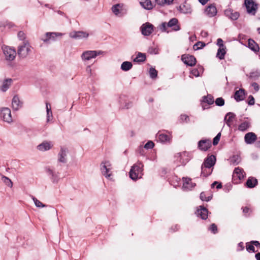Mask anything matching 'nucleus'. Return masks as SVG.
Returning a JSON list of instances; mask_svg holds the SVG:
<instances>
[{"instance_id": "obj_50", "label": "nucleus", "mask_w": 260, "mask_h": 260, "mask_svg": "<svg viewBox=\"0 0 260 260\" xmlns=\"http://www.w3.org/2000/svg\"><path fill=\"white\" fill-rule=\"evenodd\" d=\"M167 27L168 23L166 22L161 23V24L159 25V28L161 32H169V31H167Z\"/></svg>"}, {"instance_id": "obj_11", "label": "nucleus", "mask_w": 260, "mask_h": 260, "mask_svg": "<svg viewBox=\"0 0 260 260\" xmlns=\"http://www.w3.org/2000/svg\"><path fill=\"white\" fill-rule=\"evenodd\" d=\"M154 26L149 22L143 24L141 27L142 34L145 36H149L153 31Z\"/></svg>"}, {"instance_id": "obj_22", "label": "nucleus", "mask_w": 260, "mask_h": 260, "mask_svg": "<svg viewBox=\"0 0 260 260\" xmlns=\"http://www.w3.org/2000/svg\"><path fill=\"white\" fill-rule=\"evenodd\" d=\"M213 170L212 167L210 168L202 165L201 176L204 178H207L212 174Z\"/></svg>"}, {"instance_id": "obj_7", "label": "nucleus", "mask_w": 260, "mask_h": 260, "mask_svg": "<svg viewBox=\"0 0 260 260\" xmlns=\"http://www.w3.org/2000/svg\"><path fill=\"white\" fill-rule=\"evenodd\" d=\"M181 60L184 64L189 67L194 66L197 62L195 57L189 54H183L181 56Z\"/></svg>"}, {"instance_id": "obj_16", "label": "nucleus", "mask_w": 260, "mask_h": 260, "mask_svg": "<svg viewBox=\"0 0 260 260\" xmlns=\"http://www.w3.org/2000/svg\"><path fill=\"white\" fill-rule=\"evenodd\" d=\"M62 34L59 32H48L45 34L46 38L42 40L45 43H48L50 40L54 41L57 37L62 36Z\"/></svg>"}, {"instance_id": "obj_6", "label": "nucleus", "mask_w": 260, "mask_h": 260, "mask_svg": "<svg viewBox=\"0 0 260 260\" xmlns=\"http://www.w3.org/2000/svg\"><path fill=\"white\" fill-rule=\"evenodd\" d=\"M3 52L6 60L12 61L15 58L16 56L15 49L7 46L3 48Z\"/></svg>"}, {"instance_id": "obj_59", "label": "nucleus", "mask_w": 260, "mask_h": 260, "mask_svg": "<svg viewBox=\"0 0 260 260\" xmlns=\"http://www.w3.org/2000/svg\"><path fill=\"white\" fill-rule=\"evenodd\" d=\"M110 167H109L108 169H106V170L103 171V174L107 178L110 177L111 175V174H109V172L110 171Z\"/></svg>"}, {"instance_id": "obj_63", "label": "nucleus", "mask_w": 260, "mask_h": 260, "mask_svg": "<svg viewBox=\"0 0 260 260\" xmlns=\"http://www.w3.org/2000/svg\"><path fill=\"white\" fill-rule=\"evenodd\" d=\"M149 52L150 54H156L158 53V50L155 48L151 47L149 48Z\"/></svg>"}, {"instance_id": "obj_32", "label": "nucleus", "mask_w": 260, "mask_h": 260, "mask_svg": "<svg viewBox=\"0 0 260 260\" xmlns=\"http://www.w3.org/2000/svg\"><path fill=\"white\" fill-rule=\"evenodd\" d=\"M146 59V55L145 53L139 52L135 58L133 59V61L138 63L144 62Z\"/></svg>"}, {"instance_id": "obj_9", "label": "nucleus", "mask_w": 260, "mask_h": 260, "mask_svg": "<svg viewBox=\"0 0 260 260\" xmlns=\"http://www.w3.org/2000/svg\"><path fill=\"white\" fill-rule=\"evenodd\" d=\"M204 13L209 17H213L215 16L217 13L216 5L214 3L209 5L205 9Z\"/></svg>"}, {"instance_id": "obj_26", "label": "nucleus", "mask_w": 260, "mask_h": 260, "mask_svg": "<svg viewBox=\"0 0 260 260\" xmlns=\"http://www.w3.org/2000/svg\"><path fill=\"white\" fill-rule=\"evenodd\" d=\"M236 117V115L233 112H228L225 115L224 121L225 122L227 125L229 127L231 126L232 122Z\"/></svg>"}, {"instance_id": "obj_57", "label": "nucleus", "mask_w": 260, "mask_h": 260, "mask_svg": "<svg viewBox=\"0 0 260 260\" xmlns=\"http://www.w3.org/2000/svg\"><path fill=\"white\" fill-rule=\"evenodd\" d=\"M18 38L22 41H23L25 39V33L22 31H20L18 32Z\"/></svg>"}, {"instance_id": "obj_48", "label": "nucleus", "mask_w": 260, "mask_h": 260, "mask_svg": "<svg viewBox=\"0 0 260 260\" xmlns=\"http://www.w3.org/2000/svg\"><path fill=\"white\" fill-rule=\"evenodd\" d=\"M157 71L152 67H151L149 70L150 76L152 79L157 77Z\"/></svg>"}, {"instance_id": "obj_40", "label": "nucleus", "mask_w": 260, "mask_h": 260, "mask_svg": "<svg viewBox=\"0 0 260 260\" xmlns=\"http://www.w3.org/2000/svg\"><path fill=\"white\" fill-rule=\"evenodd\" d=\"M241 209L245 217L249 216L250 213L252 212V209L248 206L243 207Z\"/></svg>"}, {"instance_id": "obj_23", "label": "nucleus", "mask_w": 260, "mask_h": 260, "mask_svg": "<svg viewBox=\"0 0 260 260\" xmlns=\"http://www.w3.org/2000/svg\"><path fill=\"white\" fill-rule=\"evenodd\" d=\"M245 95V90L243 88H241L235 91L234 98L237 102L242 101L244 100Z\"/></svg>"}, {"instance_id": "obj_24", "label": "nucleus", "mask_w": 260, "mask_h": 260, "mask_svg": "<svg viewBox=\"0 0 260 260\" xmlns=\"http://www.w3.org/2000/svg\"><path fill=\"white\" fill-rule=\"evenodd\" d=\"M46 172L49 175L51 176V179L53 183H56L58 182L59 180L58 172L56 173L49 168L46 169Z\"/></svg>"}, {"instance_id": "obj_8", "label": "nucleus", "mask_w": 260, "mask_h": 260, "mask_svg": "<svg viewBox=\"0 0 260 260\" xmlns=\"http://www.w3.org/2000/svg\"><path fill=\"white\" fill-rule=\"evenodd\" d=\"M212 146L210 139H202L198 142V148L202 151H207Z\"/></svg>"}, {"instance_id": "obj_42", "label": "nucleus", "mask_w": 260, "mask_h": 260, "mask_svg": "<svg viewBox=\"0 0 260 260\" xmlns=\"http://www.w3.org/2000/svg\"><path fill=\"white\" fill-rule=\"evenodd\" d=\"M185 8V5H183V6H180L177 8L178 10H179L181 13H183L184 14H188V13H191V9L190 7L188 9H187L186 10L184 9V8Z\"/></svg>"}, {"instance_id": "obj_17", "label": "nucleus", "mask_w": 260, "mask_h": 260, "mask_svg": "<svg viewBox=\"0 0 260 260\" xmlns=\"http://www.w3.org/2000/svg\"><path fill=\"white\" fill-rule=\"evenodd\" d=\"M187 157V155L186 152L178 153L175 155V157L177 158L176 160L179 161L182 165H185L188 161L189 159Z\"/></svg>"}, {"instance_id": "obj_44", "label": "nucleus", "mask_w": 260, "mask_h": 260, "mask_svg": "<svg viewBox=\"0 0 260 260\" xmlns=\"http://www.w3.org/2000/svg\"><path fill=\"white\" fill-rule=\"evenodd\" d=\"M111 167L110 162L109 160H106L105 161H102L101 163V170L103 172V171L106 170V169Z\"/></svg>"}, {"instance_id": "obj_61", "label": "nucleus", "mask_w": 260, "mask_h": 260, "mask_svg": "<svg viewBox=\"0 0 260 260\" xmlns=\"http://www.w3.org/2000/svg\"><path fill=\"white\" fill-rule=\"evenodd\" d=\"M244 249V243L242 242H240L238 244L237 251H240L243 250Z\"/></svg>"}, {"instance_id": "obj_27", "label": "nucleus", "mask_w": 260, "mask_h": 260, "mask_svg": "<svg viewBox=\"0 0 260 260\" xmlns=\"http://www.w3.org/2000/svg\"><path fill=\"white\" fill-rule=\"evenodd\" d=\"M183 187L188 189H192L196 185L195 183H192L191 182V179L190 178L183 177Z\"/></svg>"}, {"instance_id": "obj_28", "label": "nucleus", "mask_w": 260, "mask_h": 260, "mask_svg": "<svg viewBox=\"0 0 260 260\" xmlns=\"http://www.w3.org/2000/svg\"><path fill=\"white\" fill-rule=\"evenodd\" d=\"M247 47L254 52H257L259 50V47L257 43L252 39H248Z\"/></svg>"}, {"instance_id": "obj_18", "label": "nucleus", "mask_w": 260, "mask_h": 260, "mask_svg": "<svg viewBox=\"0 0 260 260\" xmlns=\"http://www.w3.org/2000/svg\"><path fill=\"white\" fill-rule=\"evenodd\" d=\"M201 102V104L202 105L203 109L205 110V109H207V108H206L205 107V106H204L202 104V103H207L209 105H212L214 102V97L212 94H208L207 95H206V96L205 95L202 97V99Z\"/></svg>"}, {"instance_id": "obj_20", "label": "nucleus", "mask_w": 260, "mask_h": 260, "mask_svg": "<svg viewBox=\"0 0 260 260\" xmlns=\"http://www.w3.org/2000/svg\"><path fill=\"white\" fill-rule=\"evenodd\" d=\"M216 162V157L214 155H211L207 157L202 164L204 166H207V167L213 168Z\"/></svg>"}, {"instance_id": "obj_41", "label": "nucleus", "mask_w": 260, "mask_h": 260, "mask_svg": "<svg viewBox=\"0 0 260 260\" xmlns=\"http://www.w3.org/2000/svg\"><path fill=\"white\" fill-rule=\"evenodd\" d=\"M206 46V44L204 42L199 41L197 42L193 46L194 50H198L202 49Z\"/></svg>"}, {"instance_id": "obj_25", "label": "nucleus", "mask_w": 260, "mask_h": 260, "mask_svg": "<svg viewBox=\"0 0 260 260\" xmlns=\"http://www.w3.org/2000/svg\"><path fill=\"white\" fill-rule=\"evenodd\" d=\"M53 145L51 142L45 141L39 144L37 146V148L40 151H47L51 149Z\"/></svg>"}, {"instance_id": "obj_19", "label": "nucleus", "mask_w": 260, "mask_h": 260, "mask_svg": "<svg viewBox=\"0 0 260 260\" xmlns=\"http://www.w3.org/2000/svg\"><path fill=\"white\" fill-rule=\"evenodd\" d=\"M168 27L172 28L174 31H178L180 29V26L178 25V20L176 18H173L167 23Z\"/></svg>"}, {"instance_id": "obj_30", "label": "nucleus", "mask_w": 260, "mask_h": 260, "mask_svg": "<svg viewBox=\"0 0 260 260\" xmlns=\"http://www.w3.org/2000/svg\"><path fill=\"white\" fill-rule=\"evenodd\" d=\"M89 34L83 31H75L70 34V37L75 39H81L87 38Z\"/></svg>"}, {"instance_id": "obj_53", "label": "nucleus", "mask_w": 260, "mask_h": 260, "mask_svg": "<svg viewBox=\"0 0 260 260\" xmlns=\"http://www.w3.org/2000/svg\"><path fill=\"white\" fill-rule=\"evenodd\" d=\"M209 230L214 234H215L218 232L217 225L215 223L211 224Z\"/></svg>"}, {"instance_id": "obj_34", "label": "nucleus", "mask_w": 260, "mask_h": 260, "mask_svg": "<svg viewBox=\"0 0 260 260\" xmlns=\"http://www.w3.org/2000/svg\"><path fill=\"white\" fill-rule=\"evenodd\" d=\"M158 140L161 143L169 142L171 140L170 137L166 134L158 133L157 135Z\"/></svg>"}, {"instance_id": "obj_39", "label": "nucleus", "mask_w": 260, "mask_h": 260, "mask_svg": "<svg viewBox=\"0 0 260 260\" xmlns=\"http://www.w3.org/2000/svg\"><path fill=\"white\" fill-rule=\"evenodd\" d=\"M143 7L146 10H151L153 8L152 4L150 0H146L144 3H141Z\"/></svg>"}, {"instance_id": "obj_33", "label": "nucleus", "mask_w": 260, "mask_h": 260, "mask_svg": "<svg viewBox=\"0 0 260 260\" xmlns=\"http://www.w3.org/2000/svg\"><path fill=\"white\" fill-rule=\"evenodd\" d=\"M212 193H207L205 191L202 192L200 195V198L202 201L209 202L212 200Z\"/></svg>"}, {"instance_id": "obj_62", "label": "nucleus", "mask_w": 260, "mask_h": 260, "mask_svg": "<svg viewBox=\"0 0 260 260\" xmlns=\"http://www.w3.org/2000/svg\"><path fill=\"white\" fill-rule=\"evenodd\" d=\"M223 42L221 39L219 38L217 39V45L219 46V48L225 47V46H224Z\"/></svg>"}, {"instance_id": "obj_60", "label": "nucleus", "mask_w": 260, "mask_h": 260, "mask_svg": "<svg viewBox=\"0 0 260 260\" xmlns=\"http://www.w3.org/2000/svg\"><path fill=\"white\" fill-rule=\"evenodd\" d=\"M198 70V69L196 68V69H192L191 71V73L196 77L200 76V74L199 73V72Z\"/></svg>"}, {"instance_id": "obj_49", "label": "nucleus", "mask_w": 260, "mask_h": 260, "mask_svg": "<svg viewBox=\"0 0 260 260\" xmlns=\"http://www.w3.org/2000/svg\"><path fill=\"white\" fill-rule=\"evenodd\" d=\"M120 7V4H116L112 7V12L116 15H118L120 13L119 8Z\"/></svg>"}, {"instance_id": "obj_55", "label": "nucleus", "mask_w": 260, "mask_h": 260, "mask_svg": "<svg viewBox=\"0 0 260 260\" xmlns=\"http://www.w3.org/2000/svg\"><path fill=\"white\" fill-rule=\"evenodd\" d=\"M46 111H47V120H49V112H50V115L51 116H52L50 105L49 103H46Z\"/></svg>"}, {"instance_id": "obj_13", "label": "nucleus", "mask_w": 260, "mask_h": 260, "mask_svg": "<svg viewBox=\"0 0 260 260\" xmlns=\"http://www.w3.org/2000/svg\"><path fill=\"white\" fill-rule=\"evenodd\" d=\"M224 15L232 20H237L240 14L238 12L234 11L232 9L229 8L224 10Z\"/></svg>"}, {"instance_id": "obj_21", "label": "nucleus", "mask_w": 260, "mask_h": 260, "mask_svg": "<svg viewBox=\"0 0 260 260\" xmlns=\"http://www.w3.org/2000/svg\"><path fill=\"white\" fill-rule=\"evenodd\" d=\"M22 102H21L18 95L14 96L12 101V107L14 110L17 111L22 107Z\"/></svg>"}, {"instance_id": "obj_14", "label": "nucleus", "mask_w": 260, "mask_h": 260, "mask_svg": "<svg viewBox=\"0 0 260 260\" xmlns=\"http://www.w3.org/2000/svg\"><path fill=\"white\" fill-rule=\"evenodd\" d=\"M68 151H69L67 148L63 147H60V150L58 154V161L59 162L64 164L67 162L66 156Z\"/></svg>"}, {"instance_id": "obj_2", "label": "nucleus", "mask_w": 260, "mask_h": 260, "mask_svg": "<svg viewBox=\"0 0 260 260\" xmlns=\"http://www.w3.org/2000/svg\"><path fill=\"white\" fill-rule=\"evenodd\" d=\"M30 46L27 41L23 42L18 48V55L21 58L26 57L30 51Z\"/></svg>"}, {"instance_id": "obj_3", "label": "nucleus", "mask_w": 260, "mask_h": 260, "mask_svg": "<svg viewBox=\"0 0 260 260\" xmlns=\"http://www.w3.org/2000/svg\"><path fill=\"white\" fill-rule=\"evenodd\" d=\"M245 176V173L243 169L237 167L236 168L233 172L232 175V182L234 184H238L240 181L244 179Z\"/></svg>"}, {"instance_id": "obj_5", "label": "nucleus", "mask_w": 260, "mask_h": 260, "mask_svg": "<svg viewBox=\"0 0 260 260\" xmlns=\"http://www.w3.org/2000/svg\"><path fill=\"white\" fill-rule=\"evenodd\" d=\"M102 51H86L83 52L81 57L83 60H89L91 58H95L98 55L102 54Z\"/></svg>"}, {"instance_id": "obj_47", "label": "nucleus", "mask_w": 260, "mask_h": 260, "mask_svg": "<svg viewBox=\"0 0 260 260\" xmlns=\"http://www.w3.org/2000/svg\"><path fill=\"white\" fill-rule=\"evenodd\" d=\"M179 122L183 123L184 122H188L189 121V117L186 114H181L179 118Z\"/></svg>"}, {"instance_id": "obj_15", "label": "nucleus", "mask_w": 260, "mask_h": 260, "mask_svg": "<svg viewBox=\"0 0 260 260\" xmlns=\"http://www.w3.org/2000/svg\"><path fill=\"white\" fill-rule=\"evenodd\" d=\"M257 139L256 134L253 132H249L245 134L244 136L245 142L247 144L253 143Z\"/></svg>"}, {"instance_id": "obj_4", "label": "nucleus", "mask_w": 260, "mask_h": 260, "mask_svg": "<svg viewBox=\"0 0 260 260\" xmlns=\"http://www.w3.org/2000/svg\"><path fill=\"white\" fill-rule=\"evenodd\" d=\"M244 5L246 7L247 12L254 15L257 9V4L253 0H245Z\"/></svg>"}, {"instance_id": "obj_36", "label": "nucleus", "mask_w": 260, "mask_h": 260, "mask_svg": "<svg viewBox=\"0 0 260 260\" xmlns=\"http://www.w3.org/2000/svg\"><path fill=\"white\" fill-rule=\"evenodd\" d=\"M250 122L248 121H245L241 123L238 126V129L242 132L247 130L250 126Z\"/></svg>"}, {"instance_id": "obj_43", "label": "nucleus", "mask_w": 260, "mask_h": 260, "mask_svg": "<svg viewBox=\"0 0 260 260\" xmlns=\"http://www.w3.org/2000/svg\"><path fill=\"white\" fill-rule=\"evenodd\" d=\"M249 77L250 78L254 80L257 79L260 77V72L256 71L255 72H250Z\"/></svg>"}, {"instance_id": "obj_56", "label": "nucleus", "mask_w": 260, "mask_h": 260, "mask_svg": "<svg viewBox=\"0 0 260 260\" xmlns=\"http://www.w3.org/2000/svg\"><path fill=\"white\" fill-rule=\"evenodd\" d=\"M231 162L233 164L238 165L240 162V158L238 156H233L231 159Z\"/></svg>"}, {"instance_id": "obj_46", "label": "nucleus", "mask_w": 260, "mask_h": 260, "mask_svg": "<svg viewBox=\"0 0 260 260\" xmlns=\"http://www.w3.org/2000/svg\"><path fill=\"white\" fill-rule=\"evenodd\" d=\"M215 105L219 107L223 106L225 104L224 100L220 97L217 98L215 101Z\"/></svg>"}, {"instance_id": "obj_12", "label": "nucleus", "mask_w": 260, "mask_h": 260, "mask_svg": "<svg viewBox=\"0 0 260 260\" xmlns=\"http://www.w3.org/2000/svg\"><path fill=\"white\" fill-rule=\"evenodd\" d=\"M195 214L203 220L208 218V210L203 206H200L196 210Z\"/></svg>"}, {"instance_id": "obj_35", "label": "nucleus", "mask_w": 260, "mask_h": 260, "mask_svg": "<svg viewBox=\"0 0 260 260\" xmlns=\"http://www.w3.org/2000/svg\"><path fill=\"white\" fill-rule=\"evenodd\" d=\"M226 47L219 48L216 53V57L219 59H223L226 54Z\"/></svg>"}, {"instance_id": "obj_45", "label": "nucleus", "mask_w": 260, "mask_h": 260, "mask_svg": "<svg viewBox=\"0 0 260 260\" xmlns=\"http://www.w3.org/2000/svg\"><path fill=\"white\" fill-rule=\"evenodd\" d=\"M2 179L3 181L5 183L6 185L10 187H12L13 183L11 179H10L8 177L3 176Z\"/></svg>"}, {"instance_id": "obj_58", "label": "nucleus", "mask_w": 260, "mask_h": 260, "mask_svg": "<svg viewBox=\"0 0 260 260\" xmlns=\"http://www.w3.org/2000/svg\"><path fill=\"white\" fill-rule=\"evenodd\" d=\"M248 104L249 105H253L254 104V98L251 95H250L248 98Z\"/></svg>"}, {"instance_id": "obj_1", "label": "nucleus", "mask_w": 260, "mask_h": 260, "mask_svg": "<svg viewBox=\"0 0 260 260\" xmlns=\"http://www.w3.org/2000/svg\"><path fill=\"white\" fill-rule=\"evenodd\" d=\"M143 165L141 162H138L131 167L129 172V177L133 180H136L142 175Z\"/></svg>"}, {"instance_id": "obj_52", "label": "nucleus", "mask_w": 260, "mask_h": 260, "mask_svg": "<svg viewBox=\"0 0 260 260\" xmlns=\"http://www.w3.org/2000/svg\"><path fill=\"white\" fill-rule=\"evenodd\" d=\"M221 137V133H219L217 134V135L214 138L213 140V145L214 146L217 145Z\"/></svg>"}, {"instance_id": "obj_31", "label": "nucleus", "mask_w": 260, "mask_h": 260, "mask_svg": "<svg viewBox=\"0 0 260 260\" xmlns=\"http://www.w3.org/2000/svg\"><path fill=\"white\" fill-rule=\"evenodd\" d=\"M13 82V80L11 78H8L4 80L0 89L3 92L6 91L10 87Z\"/></svg>"}, {"instance_id": "obj_54", "label": "nucleus", "mask_w": 260, "mask_h": 260, "mask_svg": "<svg viewBox=\"0 0 260 260\" xmlns=\"http://www.w3.org/2000/svg\"><path fill=\"white\" fill-rule=\"evenodd\" d=\"M154 146V143L151 141H149L145 144L143 147L144 149H148L153 148Z\"/></svg>"}, {"instance_id": "obj_64", "label": "nucleus", "mask_w": 260, "mask_h": 260, "mask_svg": "<svg viewBox=\"0 0 260 260\" xmlns=\"http://www.w3.org/2000/svg\"><path fill=\"white\" fill-rule=\"evenodd\" d=\"M251 243L253 244L256 248L258 249L260 248V242L259 241L252 240L251 241Z\"/></svg>"}, {"instance_id": "obj_51", "label": "nucleus", "mask_w": 260, "mask_h": 260, "mask_svg": "<svg viewBox=\"0 0 260 260\" xmlns=\"http://www.w3.org/2000/svg\"><path fill=\"white\" fill-rule=\"evenodd\" d=\"M32 200L35 203V205L37 207H45L46 206H47V205L43 204L41 202H40V201H39L38 200H37L36 198L35 197H33L32 198Z\"/></svg>"}, {"instance_id": "obj_10", "label": "nucleus", "mask_w": 260, "mask_h": 260, "mask_svg": "<svg viewBox=\"0 0 260 260\" xmlns=\"http://www.w3.org/2000/svg\"><path fill=\"white\" fill-rule=\"evenodd\" d=\"M0 117L4 121L8 123L12 121L11 110L8 108H3L0 112Z\"/></svg>"}, {"instance_id": "obj_37", "label": "nucleus", "mask_w": 260, "mask_h": 260, "mask_svg": "<svg viewBox=\"0 0 260 260\" xmlns=\"http://www.w3.org/2000/svg\"><path fill=\"white\" fill-rule=\"evenodd\" d=\"M133 67V64L129 61H124L121 65V69L124 71H128Z\"/></svg>"}, {"instance_id": "obj_29", "label": "nucleus", "mask_w": 260, "mask_h": 260, "mask_svg": "<svg viewBox=\"0 0 260 260\" xmlns=\"http://www.w3.org/2000/svg\"><path fill=\"white\" fill-rule=\"evenodd\" d=\"M258 184L257 179L253 177H249L245 183V186L249 188L256 186Z\"/></svg>"}, {"instance_id": "obj_38", "label": "nucleus", "mask_w": 260, "mask_h": 260, "mask_svg": "<svg viewBox=\"0 0 260 260\" xmlns=\"http://www.w3.org/2000/svg\"><path fill=\"white\" fill-rule=\"evenodd\" d=\"M246 251L249 252H256L257 250H255L254 245L251 243V241L246 242Z\"/></svg>"}]
</instances>
